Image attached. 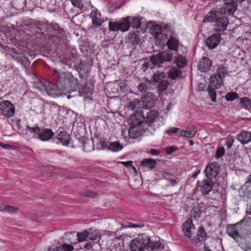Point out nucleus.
<instances>
[{
	"mask_svg": "<svg viewBox=\"0 0 251 251\" xmlns=\"http://www.w3.org/2000/svg\"><path fill=\"white\" fill-rule=\"evenodd\" d=\"M96 195V193H94L93 192L89 191H86L84 193V196L90 198L94 197Z\"/></svg>",
	"mask_w": 251,
	"mask_h": 251,
	"instance_id": "62",
	"label": "nucleus"
},
{
	"mask_svg": "<svg viewBox=\"0 0 251 251\" xmlns=\"http://www.w3.org/2000/svg\"><path fill=\"white\" fill-rule=\"evenodd\" d=\"M140 164L144 167H146L150 169L154 168L156 165L155 161L151 158H147L143 159Z\"/></svg>",
	"mask_w": 251,
	"mask_h": 251,
	"instance_id": "30",
	"label": "nucleus"
},
{
	"mask_svg": "<svg viewBox=\"0 0 251 251\" xmlns=\"http://www.w3.org/2000/svg\"><path fill=\"white\" fill-rule=\"evenodd\" d=\"M195 225L191 219H187L183 224V231L184 235L188 238H191L195 230Z\"/></svg>",
	"mask_w": 251,
	"mask_h": 251,
	"instance_id": "14",
	"label": "nucleus"
},
{
	"mask_svg": "<svg viewBox=\"0 0 251 251\" xmlns=\"http://www.w3.org/2000/svg\"><path fill=\"white\" fill-rule=\"evenodd\" d=\"M220 171V166L217 162H211L209 164L205 169L206 177L209 180L215 178L218 175Z\"/></svg>",
	"mask_w": 251,
	"mask_h": 251,
	"instance_id": "7",
	"label": "nucleus"
},
{
	"mask_svg": "<svg viewBox=\"0 0 251 251\" xmlns=\"http://www.w3.org/2000/svg\"><path fill=\"white\" fill-rule=\"evenodd\" d=\"M240 102L245 109L251 110V100L247 97L240 99Z\"/></svg>",
	"mask_w": 251,
	"mask_h": 251,
	"instance_id": "41",
	"label": "nucleus"
},
{
	"mask_svg": "<svg viewBox=\"0 0 251 251\" xmlns=\"http://www.w3.org/2000/svg\"><path fill=\"white\" fill-rule=\"evenodd\" d=\"M164 178L170 182L169 185L174 186L178 184V181L175 178V177L170 173H165L163 174Z\"/></svg>",
	"mask_w": 251,
	"mask_h": 251,
	"instance_id": "38",
	"label": "nucleus"
},
{
	"mask_svg": "<svg viewBox=\"0 0 251 251\" xmlns=\"http://www.w3.org/2000/svg\"><path fill=\"white\" fill-rule=\"evenodd\" d=\"M0 112L5 117H10L15 113V107L12 103L8 100L1 101L0 103Z\"/></svg>",
	"mask_w": 251,
	"mask_h": 251,
	"instance_id": "8",
	"label": "nucleus"
},
{
	"mask_svg": "<svg viewBox=\"0 0 251 251\" xmlns=\"http://www.w3.org/2000/svg\"><path fill=\"white\" fill-rule=\"evenodd\" d=\"M130 25L136 28H139L141 27V20L139 17H130Z\"/></svg>",
	"mask_w": 251,
	"mask_h": 251,
	"instance_id": "42",
	"label": "nucleus"
},
{
	"mask_svg": "<svg viewBox=\"0 0 251 251\" xmlns=\"http://www.w3.org/2000/svg\"><path fill=\"white\" fill-rule=\"evenodd\" d=\"M212 65V61L207 57H203L199 62L198 67L199 70L202 72L209 71Z\"/></svg>",
	"mask_w": 251,
	"mask_h": 251,
	"instance_id": "16",
	"label": "nucleus"
},
{
	"mask_svg": "<svg viewBox=\"0 0 251 251\" xmlns=\"http://www.w3.org/2000/svg\"><path fill=\"white\" fill-rule=\"evenodd\" d=\"M175 63L179 68H183L187 65V60L184 56L177 54L175 59Z\"/></svg>",
	"mask_w": 251,
	"mask_h": 251,
	"instance_id": "33",
	"label": "nucleus"
},
{
	"mask_svg": "<svg viewBox=\"0 0 251 251\" xmlns=\"http://www.w3.org/2000/svg\"><path fill=\"white\" fill-rule=\"evenodd\" d=\"M137 130L134 128H129L128 130V134L131 138H135L136 137Z\"/></svg>",
	"mask_w": 251,
	"mask_h": 251,
	"instance_id": "57",
	"label": "nucleus"
},
{
	"mask_svg": "<svg viewBox=\"0 0 251 251\" xmlns=\"http://www.w3.org/2000/svg\"><path fill=\"white\" fill-rule=\"evenodd\" d=\"M54 133L51 129H40L38 133L39 138L43 141L50 140L53 136Z\"/></svg>",
	"mask_w": 251,
	"mask_h": 251,
	"instance_id": "20",
	"label": "nucleus"
},
{
	"mask_svg": "<svg viewBox=\"0 0 251 251\" xmlns=\"http://www.w3.org/2000/svg\"><path fill=\"white\" fill-rule=\"evenodd\" d=\"M150 153L152 155H157L159 154V152L156 150H155V149H151L150 151Z\"/></svg>",
	"mask_w": 251,
	"mask_h": 251,
	"instance_id": "64",
	"label": "nucleus"
},
{
	"mask_svg": "<svg viewBox=\"0 0 251 251\" xmlns=\"http://www.w3.org/2000/svg\"><path fill=\"white\" fill-rule=\"evenodd\" d=\"M76 236L78 242L84 241L87 238H88V230H84L82 232H77Z\"/></svg>",
	"mask_w": 251,
	"mask_h": 251,
	"instance_id": "43",
	"label": "nucleus"
},
{
	"mask_svg": "<svg viewBox=\"0 0 251 251\" xmlns=\"http://www.w3.org/2000/svg\"><path fill=\"white\" fill-rule=\"evenodd\" d=\"M119 22L120 30L126 32L128 30L130 26L129 17H127L121 19Z\"/></svg>",
	"mask_w": 251,
	"mask_h": 251,
	"instance_id": "28",
	"label": "nucleus"
},
{
	"mask_svg": "<svg viewBox=\"0 0 251 251\" xmlns=\"http://www.w3.org/2000/svg\"><path fill=\"white\" fill-rule=\"evenodd\" d=\"M166 77V73L158 71L153 74L151 80L155 83H158L161 81H164Z\"/></svg>",
	"mask_w": 251,
	"mask_h": 251,
	"instance_id": "29",
	"label": "nucleus"
},
{
	"mask_svg": "<svg viewBox=\"0 0 251 251\" xmlns=\"http://www.w3.org/2000/svg\"><path fill=\"white\" fill-rule=\"evenodd\" d=\"M100 13L95 8L91 12L90 17L92 19V24L97 27L101 26L103 22L100 19Z\"/></svg>",
	"mask_w": 251,
	"mask_h": 251,
	"instance_id": "17",
	"label": "nucleus"
},
{
	"mask_svg": "<svg viewBox=\"0 0 251 251\" xmlns=\"http://www.w3.org/2000/svg\"><path fill=\"white\" fill-rule=\"evenodd\" d=\"M39 28L47 32L49 39L56 44L60 42V35L64 32L63 29L57 24L43 23L38 24Z\"/></svg>",
	"mask_w": 251,
	"mask_h": 251,
	"instance_id": "1",
	"label": "nucleus"
},
{
	"mask_svg": "<svg viewBox=\"0 0 251 251\" xmlns=\"http://www.w3.org/2000/svg\"><path fill=\"white\" fill-rule=\"evenodd\" d=\"M144 226V225H135L130 223H127V225H125V226H122L119 229L120 230L122 229L123 228H127V227H142Z\"/></svg>",
	"mask_w": 251,
	"mask_h": 251,
	"instance_id": "54",
	"label": "nucleus"
},
{
	"mask_svg": "<svg viewBox=\"0 0 251 251\" xmlns=\"http://www.w3.org/2000/svg\"><path fill=\"white\" fill-rule=\"evenodd\" d=\"M213 186L212 180L209 179L202 180L200 186L201 193L204 195H208L212 189Z\"/></svg>",
	"mask_w": 251,
	"mask_h": 251,
	"instance_id": "19",
	"label": "nucleus"
},
{
	"mask_svg": "<svg viewBox=\"0 0 251 251\" xmlns=\"http://www.w3.org/2000/svg\"><path fill=\"white\" fill-rule=\"evenodd\" d=\"M148 242L149 243L147 244V247H148L151 250H163L164 249V245L160 241H151L149 237Z\"/></svg>",
	"mask_w": 251,
	"mask_h": 251,
	"instance_id": "32",
	"label": "nucleus"
},
{
	"mask_svg": "<svg viewBox=\"0 0 251 251\" xmlns=\"http://www.w3.org/2000/svg\"><path fill=\"white\" fill-rule=\"evenodd\" d=\"M18 210V208L16 207H13L9 205H7V208L5 211L9 212L10 213L15 212Z\"/></svg>",
	"mask_w": 251,
	"mask_h": 251,
	"instance_id": "58",
	"label": "nucleus"
},
{
	"mask_svg": "<svg viewBox=\"0 0 251 251\" xmlns=\"http://www.w3.org/2000/svg\"><path fill=\"white\" fill-rule=\"evenodd\" d=\"M168 76L171 80H176L181 75L182 72L180 69L173 67L167 72Z\"/></svg>",
	"mask_w": 251,
	"mask_h": 251,
	"instance_id": "25",
	"label": "nucleus"
},
{
	"mask_svg": "<svg viewBox=\"0 0 251 251\" xmlns=\"http://www.w3.org/2000/svg\"><path fill=\"white\" fill-rule=\"evenodd\" d=\"M94 243L95 242H88V243H86L84 246V248L85 249V250H90L92 249V248L93 247L94 245Z\"/></svg>",
	"mask_w": 251,
	"mask_h": 251,
	"instance_id": "60",
	"label": "nucleus"
},
{
	"mask_svg": "<svg viewBox=\"0 0 251 251\" xmlns=\"http://www.w3.org/2000/svg\"><path fill=\"white\" fill-rule=\"evenodd\" d=\"M151 32L154 35H160L162 36L163 33H162V29L161 26L159 25H155L152 26L151 29Z\"/></svg>",
	"mask_w": 251,
	"mask_h": 251,
	"instance_id": "46",
	"label": "nucleus"
},
{
	"mask_svg": "<svg viewBox=\"0 0 251 251\" xmlns=\"http://www.w3.org/2000/svg\"><path fill=\"white\" fill-rule=\"evenodd\" d=\"M102 235V232L98 229H93L90 228L88 230V239L90 240L95 241L98 240L99 243L100 240Z\"/></svg>",
	"mask_w": 251,
	"mask_h": 251,
	"instance_id": "24",
	"label": "nucleus"
},
{
	"mask_svg": "<svg viewBox=\"0 0 251 251\" xmlns=\"http://www.w3.org/2000/svg\"><path fill=\"white\" fill-rule=\"evenodd\" d=\"M150 65V64L149 62H144L141 66V69L143 70V71H145L147 69L149 68Z\"/></svg>",
	"mask_w": 251,
	"mask_h": 251,
	"instance_id": "61",
	"label": "nucleus"
},
{
	"mask_svg": "<svg viewBox=\"0 0 251 251\" xmlns=\"http://www.w3.org/2000/svg\"><path fill=\"white\" fill-rule=\"evenodd\" d=\"M224 78L221 77L217 74L212 75L210 78V85L214 89H219L223 85V79Z\"/></svg>",
	"mask_w": 251,
	"mask_h": 251,
	"instance_id": "22",
	"label": "nucleus"
},
{
	"mask_svg": "<svg viewBox=\"0 0 251 251\" xmlns=\"http://www.w3.org/2000/svg\"><path fill=\"white\" fill-rule=\"evenodd\" d=\"M144 119H145V116L143 111L139 110L131 115L128 122L133 126H137L141 125L144 122Z\"/></svg>",
	"mask_w": 251,
	"mask_h": 251,
	"instance_id": "12",
	"label": "nucleus"
},
{
	"mask_svg": "<svg viewBox=\"0 0 251 251\" xmlns=\"http://www.w3.org/2000/svg\"><path fill=\"white\" fill-rule=\"evenodd\" d=\"M102 232H103L102 235H108L110 237H114L115 238H117L118 239H121L123 237H124L123 235H121L120 236V237H117V232H112L109 231H106V230H103L101 231Z\"/></svg>",
	"mask_w": 251,
	"mask_h": 251,
	"instance_id": "51",
	"label": "nucleus"
},
{
	"mask_svg": "<svg viewBox=\"0 0 251 251\" xmlns=\"http://www.w3.org/2000/svg\"><path fill=\"white\" fill-rule=\"evenodd\" d=\"M100 143L102 144L103 149L106 148L113 152L119 151L123 149V146L118 142H113L109 144L108 142L102 141H100Z\"/></svg>",
	"mask_w": 251,
	"mask_h": 251,
	"instance_id": "18",
	"label": "nucleus"
},
{
	"mask_svg": "<svg viewBox=\"0 0 251 251\" xmlns=\"http://www.w3.org/2000/svg\"><path fill=\"white\" fill-rule=\"evenodd\" d=\"M74 250V248L73 246L67 244H63L61 246L56 247L53 249L51 248L48 249L49 251H73Z\"/></svg>",
	"mask_w": 251,
	"mask_h": 251,
	"instance_id": "31",
	"label": "nucleus"
},
{
	"mask_svg": "<svg viewBox=\"0 0 251 251\" xmlns=\"http://www.w3.org/2000/svg\"><path fill=\"white\" fill-rule=\"evenodd\" d=\"M219 10L213 9L204 16L203 22H213L216 21L218 17L220 15Z\"/></svg>",
	"mask_w": 251,
	"mask_h": 251,
	"instance_id": "23",
	"label": "nucleus"
},
{
	"mask_svg": "<svg viewBox=\"0 0 251 251\" xmlns=\"http://www.w3.org/2000/svg\"><path fill=\"white\" fill-rule=\"evenodd\" d=\"M72 5L80 10L85 6L86 2L85 0H70Z\"/></svg>",
	"mask_w": 251,
	"mask_h": 251,
	"instance_id": "45",
	"label": "nucleus"
},
{
	"mask_svg": "<svg viewBox=\"0 0 251 251\" xmlns=\"http://www.w3.org/2000/svg\"><path fill=\"white\" fill-rule=\"evenodd\" d=\"M60 143L67 146L70 142V137L66 131H60L56 137Z\"/></svg>",
	"mask_w": 251,
	"mask_h": 251,
	"instance_id": "26",
	"label": "nucleus"
},
{
	"mask_svg": "<svg viewBox=\"0 0 251 251\" xmlns=\"http://www.w3.org/2000/svg\"><path fill=\"white\" fill-rule=\"evenodd\" d=\"M148 241L149 236L145 234L139 235L138 237L130 242L131 251H143L144 248L147 247Z\"/></svg>",
	"mask_w": 251,
	"mask_h": 251,
	"instance_id": "4",
	"label": "nucleus"
},
{
	"mask_svg": "<svg viewBox=\"0 0 251 251\" xmlns=\"http://www.w3.org/2000/svg\"><path fill=\"white\" fill-rule=\"evenodd\" d=\"M151 86L150 81H144L140 83L137 86L138 90L142 93H146L150 89Z\"/></svg>",
	"mask_w": 251,
	"mask_h": 251,
	"instance_id": "39",
	"label": "nucleus"
},
{
	"mask_svg": "<svg viewBox=\"0 0 251 251\" xmlns=\"http://www.w3.org/2000/svg\"><path fill=\"white\" fill-rule=\"evenodd\" d=\"M53 77L56 81L58 89L62 93V91L68 90L72 86L74 77L71 73H62L55 71Z\"/></svg>",
	"mask_w": 251,
	"mask_h": 251,
	"instance_id": "2",
	"label": "nucleus"
},
{
	"mask_svg": "<svg viewBox=\"0 0 251 251\" xmlns=\"http://www.w3.org/2000/svg\"><path fill=\"white\" fill-rule=\"evenodd\" d=\"M191 216L194 219L198 218L201 214V210L198 206H194L190 211Z\"/></svg>",
	"mask_w": 251,
	"mask_h": 251,
	"instance_id": "47",
	"label": "nucleus"
},
{
	"mask_svg": "<svg viewBox=\"0 0 251 251\" xmlns=\"http://www.w3.org/2000/svg\"><path fill=\"white\" fill-rule=\"evenodd\" d=\"M238 98V95L235 92L228 93L225 97L227 101H233L236 98Z\"/></svg>",
	"mask_w": 251,
	"mask_h": 251,
	"instance_id": "50",
	"label": "nucleus"
},
{
	"mask_svg": "<svg viewBox=\"0 0 251 251\" xmlns=\"http://www.w3.org/2000/svg\"><path fill=\"white\" fill-rule=\"evenodd\" d=\"M221 35L219 34H214L208 37L205 41L206 45L209 49H215L220 43Z\"/></svg>",
	"mask_w": 251,
	"mask_h": 251,
	"instance_id": "13",
	"label": "nucleus"
},
{
	"mask_svg": "<svg viewBox=\"0 0 251 251\" xmlns=\"http://www.w3.org/2000/svg\"><path fill=\"white\" fill-rule=\"evenodd\" d=\"M213 87H211L210 86H209L208 88V91L209 93V95L211 99V100L213 102H215L216 100V93Z\"/></svg>",
	"mask_w": 251,
	"mask_h": 251,
	"instance_id": "52",
	"label": "nucleus"
},
{
	"mask_svg": "<svg viewBox=\"0 0 251 251\" xmlns=\"http://www.w3.org/2000/svg\"><path fill=\"white\" fill-rule=\"evenodd\" d=\"M121 163L123 164L124 166L126 167H129L132 166V161H128L126 162H121Z\"/></svg>",
	"mask_w": 251,
	"mask_h": 251,
	"instance_id": "63",
	"label": "nucleus"
},
{
	"mask_svg": "<svg viewBox=\"0 0 251 251\" xmlns=\"http://www.w3.org/2000/svg\"><path fill=\"white\" fill-rule=\"evenodd\" d=\"M228 73L227 68L224 65L221 64L217 68L216 74L221 77L224 78Z\"/></svg>",
	"mask_w": 251,
	"mask_h": 251,
	"instance_id": "37",
	"label": "nucleus"
},
{
	"mask_svg": "<svg viewBox=\"0 0 251 251\" xmlns=\"http://www.w3.org/2000/svg\"><path fill=\"white\" fill-rule=\"evenodd\" d=\"M225 150L224 147H221L218 148L216 152V157L217 158H220L221 156L224 155Z\"/></svg>",
	"mask_w": 251,
	"mask_h": 251,
	"instance_id": "55",
	"label": "nucleus"
},
{
	"mask_svg": "<svg viewBox=\"0 0 251 251\" xmlns=\"http://www.w3.org/2000/svg\"><path fill=\"white\" fill-rule=\"evenodd\" d=\"M108 25H109V29L110 31H116L120 30L119 24L118 22H109Z\"/></svg>",
	"mask_w": 251,
	"mask_h": 251,
	"instance_id": "49",
	"label": "nucleus"
},
{
	"mask_svg": "<svg viewBox=\"0 0 251 251\" xmlns=\"http://www.w3.org/2000/svg\"><path fill=\"white\" fill-rule=\"evenodd\" d=\"M44 92H46L47 94L51 97H58L61 95V93L58 89L57 85L55 86L52 83L47 81L46 85Z\"/></svg>",
	"mask_w": 251,
	"mask_h": 251,
	"instance_id": "15",
	"label": "nucleus"
},
{
	"mask_svg": "<svg viewBox=\"0 0 251 251\" xmlns=\"http://www.w3.org/2000/svg\"><path fill=\"white\" fill-rule=\"evenodd\" d=\"M206 237V233L204 230V228L202 226L199 227L197 237H194L192 239V243L197 244L198 242L200 244H202L204 242L205 239Z\"/></svg>",
	"mask_w": 251,
	"mask_h": 251,
	"instance_id": "21",
	"label": "nucleus"
},
{
	"mask_svg": "<svg viewBox=\"0 0 251 251\" xmlns=\"http://www.w3.org/2000/svg\"><path fill=\"white\" fill-rule=\"evenodd\" d=\"M129 40L133 45L138 44L140 41V38H139L138 34L136 32H132L129 36Z\"/></svg>",
	"mask_w": 251,
	"mask_h": 251,
	"instance_id": "44",
	"label": "nucleus"
},
{
	"mask_svg": "<svg viewBox=\"0 0 251 251\" xmlns=\"http://www.w3.org/2000/svg\"><path fill=\"white\" fill-rule=\"evenodd\" d=\"M229 23L226 15L220 14L215 21L214 29L218 32L224 31Z\"/></svg>",
	"mask_w": 251,
	"mask_h": 251,
	"instance_id": "9",
	"label": "nucleus"
},
{
	"mask_svg": "<svg viewBox=\"0 0 251 251\" xmlns=\"http://www.w3.org/2000/svg\"><path fill=\"white\" fill-rule=\"evenodd\" d=\"M154 95L151 93H148L144 96L142 101H140V105L145 109H150L152 107L154 103Z\"/></svg>",
	"mask_w": 251,
	"mask_h": 251,
	"instance_id": "11",
	"label": "nucleus"
},
{
	"mask_svg": "<svg viewBox=\"0 0 251 251\" xmlns=\"http://www.w3.org/2000/svg\"><path fill=\"white\" fill-rule=\"evenodd\" d=\"M177 149L176 147H170L168 148H166L165 149V151L167 153L170 154L172 153L173 152H175Z\"/></svg>",
	"mask_w": 251,
	"mask_h": 251,
	"instance_id": "59",
	"label": "nucleus"
},
{
	"mask_svg": "<svg viewBox=\"0 0 251 251\" xmlns=\"http://www.w3.org/2000/svg\"><path fill=\"white\" fill-rule=\"evenodd\" d=\"M224 4L219 9L220 14L226 15H230L233 14L236 10L237 3L234 0H223Z\"/></svg>",
	"mask_w": 251,
	"mask_h": 251,
	"instance_id": "6",
	"label": "nucleus"
},
{
	"mask_svg": "<svg viewBox=\"0 0 251 251\" xmlns=\"http://www.w3.org/2000/svg\"><path fill=\"white\" fill-rule=\"evenodd\" d=\"M179 130V128L177 127H170L165 130V133L169 135H172L174 133H176Z\"/></svg>",
	"mask_w": 251,
	"mask_h": 251,
	"instance_id": "56",
	"label": "nucleus"
},
{
	"mask_svg": "<svg viewBox=\"0 0 251 251\" xmlns=\"http://www.w3.org/2000/svg\"><path fill=\"white\" fill-rule=\"evenodd\" d=\"M139 105H140V101L138 100L135 99L128 103V107L130 109L134 110L139 107Z\"/></svg>",
	"mask_w": 251,
	"mask_h": 251,
	"instance_id": "48",
	"label": "nucleus"
},
{
	"mask_svg": "<svg viewBox=\"0 0 251 251\" xmlns=\"http://www.w3.org/2000/svg\"><path fill=\"white\" fill-rule=\"evenodd\" d=\"M242 222H243V220L235 224L228 225L226 227V232L228 235L237 241L240 237L239 228L240 226V223Z\"/></svg>",
	"mask_w": 251,
	"mask_h": 251,
	"instance_id": "10",
	"label": "nucleus"
},
{
	"mask_svg": "<svg viewBox=\"0 0 251 251\" xmlns=\"http://www.w3.org/2000/svg\"><path fill=\"white\" fill-rule=\"evenodd\" d=\"M26 128L30 133H37L38 134L40 130V128L37 125H36L34 127H30L27 125Z\"/></svg>",
	"mask_w": 251,
	"mask_h": 251,
	"instance_id": "53",
	"label": "nucleus"
},
{
	"mask_svg": "<svg viewBox=\"0 0 251 251\" xmlns=\"http://www.w3.org/2000/svg\"><path fill=\"white\" fill-rule=\"evenodd\" d=\"M47 81L44 79L38 80L34 84V87L37 90L41 92H44V89L47 84Z\"/></svg>",
	"mask_w": 251,
	"mask_h": 251,
	"instance_id": "40",
	"label": "nucleus"
},
{
	"mask_svg": "<svg viewBox=\"0 0 251 251\" xmlns=\"http://www.w3.org/2000/svg\"><path fill=\"white\" fill-rule=\"evenodd\" d=\"M158 112L154 110H151L148 112L144 119V123L147 126L146 130L151 134H152L154 131L155 123L158 120Z\"/></svg>",
	"mask_w": 251,
	"mask_h": 251,
	"instance_id": "5",
	"label": "nucleus"
},
{
	"mask_svg": "<svg viewBox=\"0 0 251 251\" xmlns=\"http://www.w3.org/2000/svg\"><path fill=\"white\" fill-rule=\"evenodd\" d=\"M173 59V54L168 51H162L152 55L150 58L151 63L158 67H163L167 62H171Z\"/></svg>",
	"mask_w": 251,
	"mask_h": 251,
	"instance_id": "3",
	"label": "nucleus"
},
{
	"mask_svg": "<svg viewBox=\"0 0 251 251\" xmlns=\"http://www.w3.org/2000/svg\"><path fill=\"white\" fill-rule=\"evenodd\" d=\"M197 129L196 127H194L191 130H181L179 133V135L187 138H191L194 137L197 133Z\"/></svg>",
	"mask_w": 251,
	"mask_h": 251,
	"instance_id": "35",
	"label": "nucleus"
},
{
	"mask_svg": "<svg viewBox=\"0 0 251 251\" xmlns=\"http://www.w3.org/2000/svg\"><path fill=\"white\" fill-rule=\"evenodd\" d=\"M169 84V82L167 80H164V81H161L158 83L157 85V93L159 95H161L163 94L166 90Z\"/></svg>",
	"mask_w": 251,
	"mask_h": 251,
	"instance_id": "36",
	"label": "nucleus"
},
{
	"mask_svg": "<svg viewBox=\"0 0 251 251\" xmlns=\"http://www.w3.org/2000/svg\"><path fill=\"white\" fill-rule=\"evenodd\" d=\"M237 139L242 144H247L251 141V133L248 131H243L238 135Z\"/></svg>",
	"mask_w": 251,
	"mask_h": 251,
	"instance_id": "27",
	"label": "nucleus"
},
{
	"mask_svg": "<svg viewBox=\"0 0 251 251\" xmlns=\"http://www.w3.org/2000/svg\"><path fill=\"white\" fill-rule=\"evenodd\" d=\"M167 45L169 49L171 50H177L178 46V40L175 38L171 37L167 42Z\"/></svg>",
	"mask_w": 251,
	"mask_h": 251,
	"instance_id": "34",
	"label": "nucleus"
}]
</instances>
